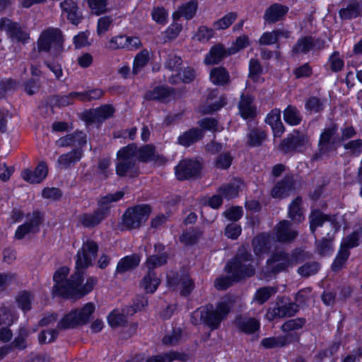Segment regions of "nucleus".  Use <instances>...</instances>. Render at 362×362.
<instances>
[{"mask_svg": "<svg viewBox=\"0 0 362 362\" xmlns=\"http://www.w3.org/2000/svg\"><path fill=\"white\" fill-rule=\"evenodd\" d=\"M116 112L115 107L112 104H104L95 108L84 110L81 119L86 124H102L105 120L112 117Z\"/></svg>", "mask_w": 362, "mask_h": 362, "instance_id": "9", "label": "nucleus"}, {"mask_svg": "<svg viewBox=\"0 0 362 362\" xmlns=\"http://www.w3.org/2000/svg\"><path fill=\"white\" fill-rule=\"evenodd\" d=\"M18 83L13 78H4L0 81V99L6 97L8 92L17 89Z\"/></svg>", "mask_w": 362, "mask_h": 362, "instance_id": "59", "label": "nucleus"}, {"mask_svg": "<svg viewBox=\"0 0 362 362\" xmlns=\"http://www.w3.org/2000/svg\"><path fill=\"white\" fill-rule=\"evenodd\" d=\"M209 79L214 85L218 86H223L230 82V74L223 66L212 68L209 74Z\"/></svg>", "mask_w": 362, "mask_h": 362, "instance_id": "34", "label": "nucleus"}, {"mask_svg": "<svg viewBox=\"0 0 362 362\" xmlns=\"http://www.w3.org/2000/svg\"><path fill=\"white\" fill-rule=\"evenodd\" d=\"M226 56V49L221 45H213L206 55L204 63L207 65L218 64Z\"/></svg>", "mask_w": 362, "mask_h": 362, "instance_id": "37", "label": "nucleus"}, {"mask_svg": "<svg viewBox=\"0 0 362 362\" xmlns=\"http://www.w3.org/2000/svg\"><path fill=\"white\" fill-rule=\"evenodd\" d=\"M325 107L324 101L317 96H310L305 102V109L310 113H320Z\"/></svg>", "mask_w": 362, "mask_h": 362, "instance_id": "45", "label": "nucleus"}, {"mask_svg": "<svg viewBox=\"0 0 362 362\" xmlns=\"http://www.w3.org/2000/svg\"><path fill=\"white\" fill-rule=\"evenodd\" d=\"M199 130H202L204 137L206 132H216L218 131V121L214 117H204L197 122Z\"/></svg>", "mask_w": 362, "mask_h": 362, "instance_id": "48", "label": "nucleus"}, {"mask_svg": "<svg viewBox=\"0 0 362 362\" xmlns=\"http://www.w3.org/2000/svg\"><path fill=\"white\" fill-rule=\"evenodd\" d=\"M94 310L95 305L93 303H86L81 310H72L58 322L57 329L42 331L40 333V343H51L54 341L58 336V329H72L86 324Z\"/></svg>", "mask_w": 362, "mask_h": 362, "instance_id": "1", "label": "nucleus"}, {"mask_svg": "<svg viewBox=\"0 0 362 362\" xmlns=\"http://www.w3.org/2000/svg\"><path fill=\"white\" fill-rule=\"evenodd\" d=\"M141 46V42L139 37L127 36L124 34L112 37L107 43V48L110 50H136Z\"/></svg>", "mask_w": 362, "mask_h": 362, "instance_id": "13", "label": "nucleus"}, {"mask_svg": "<svg viewBox=\"0 0 362 362\" xmlns=\"http://www.w3.org/2000/svg\"><path fill=\"white\" fill-rule=\"evenodd\" d=\"M270 244V236L267 233H260L254 238L252 245L254 252L258 255L267 252Z\"/></svg>", "mask_w": 362, "mask_h": 362, "instance_id": "42", "label": "nucleus"}, {"mask_svg": "<svg viewBox=\"0 0 362 362\" xmlns=\"http://www.w3.org/2000/svg\"><path fill=\"white\" fill-rule=\"evenodd\" d=\"M309 221L310 229L313 234L315 233L317 227L322 226L325 223L330 228L329 231L332 232V235H334L340 228V224L337 221L334 216L325 215L319 209L312 211L309 216Z\"/></svg>", "mask_w": 362, "mask_h": 362, "instance_id": "12", "label": "nucleus"}, {"mask_svg": "<svg viewBox=\"0 0 362 362\" xmlns=\"http://www.w3.org/2000/svg\"><path fill=\"white\" fill-rule=\"evenodd\" d=\"M231 310L229 303L219 302L216 306L208 303L201 306L191 314V322L197 325L204 324L211 330L217 329L223 320H224Z\"/></svg>", "mask_w": 362, "mask_h": 362, "instance_id": "2", "label": "nucleus"}, {"mask_svg": "<svg viewBox=\"0 0 362 362\" xmlns=\"http://www.w3.org/2000/svg\"><path fill=\"white\" fill-rule=\"evenodd\" d=\"M107 321L111 327L115 328L124 326L127 322V319L124 314L115 310L107 316Z\"/></svg>", "mask_w": 362, "mask_h": 362, "instance_id": "63", "label": "nucleus"}, {"mask_svg": "<svg viewBox=\"0 0 362 362\" xmlns=\"http://www.w3.org/2000/svg\"><path fill=\"white\" fill-rule=\"evenodd\" d=\"M137 145L135 143H131L122 147L117 152L116 158H136Z\"/></svg>", "mask_w": 362, "mask_h": 362, "instance_id": "60", "label": "nucleus"}, {"mask_svg": "<svg viewBox=\"0 0 362 362\" xmlns=\"http://www.w3.org/2000/svg\"><path fill=\"white\" fill-rule=\"evenodd\" d=\"M149 61V54L147 50L144 49L139 52L134 57L133 62V72H137L144 68Z\"/></svg>", "mask_w": 362, "mask_h": 362, "instance_id": "58", "label": "nucleus"}, {"mask_svg": "<svg viewBox=\"0 0 362 362\" xmlns=\"http://www.w3.org/2000/svg\"><path fill=\"white\" fill-rule=\"evenodd\" d=\"M263 74V67L260 62L255 58H251L249 61L248 77L254 82L259 81L260 76Z\"/></svg>", "mask_w": 362, "mask_h": 362, "instance_id": "47", "label": "nucleus"}, {"mask_svg": "<svg viewBox=\"0 0 362 362\" xmlns=\"http://www.w3.org/2000/svg\"><path fill=\"white\" fill-rule=\"evenodd\" d=\"M64 37L58 28L48 27L40 34L37 48L40 53L50 52L54 57H60L64 50Z\"/></svg>", "mask_w": 362, "mask_h": 362, "instance_id": "4", "label": "nucleus"}, {"mask_svg": "<svg viewBox=\"0 0 362 362\" xmlns=\"http://www.w3.org/2000/svg\"><path fill=\"white\" fill-rule=\"evenodd\" d=\"M62 12L66 15L67 20L77 25L81 20V14L77 4L73 0H64L60 3Z\"/></svg>", "mask_w": 362, "mask_h": 362, "instance_id": "28", "label": "nucleus"}, {"mask_svg": "<svg viewBox=\"0 0 362 362\" xmlns=\"http://www.w3.org/2000/svg\"><path fill=\"white\" fill-rule=\"evenodd\" d=\"M151 213L148 204H137L126 209L122 216V226L127 230L139 228L148 220Z\"/></svg>", "mask_w": 362, "mask_h": 362, "instance_id": "5", "label": "nucleus"}, {"mask_svg": "<svg viewBox=\"0 0 362 362\" xmlns=\"http://www.w3.org/2000/svg\"><path fill=\"white\" fill-rule=\"evenodd\" d=\"M52 57V59H45L43 62V64L54 74L57 80H60L63 76V71L62 64L59 62V57H54V56Z\"/></svg>", "mask_w": 362, "mask_h": 362, "instance_id": "54", "label": "nucleus"}, {"mask_svg": "<svg viewBox=\"0 0 362 362\" xmlns=\"http://www.w3.org/2000/svg\"><path fill=\"white\" fill-rule=\"evenodd\" d=\"M299 337L297 333H289L283 336L264 338L261 341V345L266 349L284 347L298 341Z\"/></svg>", "mask_w": 362, "mask_h": 362, "instance_id": "26", "label": "nucleus"}, {"mask_svg": "<svg viewBox=\"0 0 362 362\" xmlns=\"http://www.w3.org/2000/svg\"><path fill=\"white\" fill-rule=\"evenodd\" d=\"M293 189L292 180L289 177H284L275 185L272 190V197L274 198L286 197Z\"/></svg>", "mask_w": 362, "mask_h": 362, "instance_id": "36", "label": "nucleus"}, {"mask_svg": "<svg viewBox=\"0 0 362 362\" xmlns=\"http://www.w3.org/2000/svg\"><path fill=\"white\" fill-rule=\"evenodd\" d=\"M175 89L166 85H158L152 90L145 93L144 99L147 101L165 102L169 98L175 95Z\"/></svg>", "mask_w": 362, "mask_h": 362, "instance_id": "25", "label": "nucleus"}, {"mask_svg": "<svg viewBox=\"0 0 362 362\" xmlns=\"http://www.w3.org/2000/svg\"><path fill=\"white\" fill-rule=\"evenodd\" d=\"M105 91L100 88H88L84 91L74 93L78 95V100L82 103L91 102L102 98Z\"/></svg>", "mask_w": 362, "mask_h": 362, "instance_id": "43", "label": "nucleus"}, {"mask_svg": "<svg viewBox=\"0 0 362 362\" xmlns=\"http://www.w3.org/2000/svg\"><path fill=\"white\" fill-rule=\"evenodd\" d=\"M27 221L19 226L16 230L15 238L18 240H22L29 233H36L40 230V226L43 222V216L40 211H34L31 214H28Z\"/></svg>", "mask_w": 362, "mask_h": 362, "instance_id": "14", "label": "nucleus"}, {"mask_svg": "<svg viewBox=\"0 0 362 362\" xmlns=\"http://www.w3.org/2000/svg\"><path fill=\"white\" fill-rule=\"evenodd\" d=\"M302 202V198L297 197L288 206V216L294 223H300L305 219Z\"/></svg>", "mask_w": 362, "mask_h": 362, "instance_id": "35", "label": "nucleus"}, {"mask_svg": "<svg viewBox=\"0 0 362 362\" xmlns=\"http://www.w3.org/2000/svg\"><path fill=\"white\" fill-rule=\"evenodd\" d=\"M48 175V166L45 161H41L35 170L24 169L21 172V177L30 184L41 183Z\"/></svg>", "mask_w": 362, "mask_h": 362, "instance_id": "23", "label": "nucleus"}, {"mask_svg": "<svg viewBox=\"0 0 362 362\" xmlns=\"http://www.w3.org/2000/svg\"><path fill=\"white\" fill-rule=\"evenodd\" d=\"M225 270L232 276L233 280L236 282L253 276L255 272V269L251 264L230 261L226 264Z\"/></svg>", "mask_w": 362, "mask_h": 362, "instance_id": "19", "label": "nucleus"}, {"mask_svg": "<svg viewBox=\"0 0 362 362\" xmlns=\"http://www.w3.org/2000/svg\"><path fill=\"white\" fill-rule=\"evenodd\" d=\"M276 240L281 243L293 242L298 235V231L294 229L290 221L283 220L275 227Z\"/></svg>", "mask_w": 362, "mask_h": 362, "instance_id": "24", "label": "nucleus"}, {"mask_svg": "<svg viewBox=\"0 0 362 362\" xmlns=\"http://www.w3.org/2000/svg\"><path fill=\"white\" fill-rule=\"evenodd\" d=\"M109 213L107 208H99L93 212L81 214L78 216V223L84 228H93L98 226Z\"/></svg>", "mask_w": 362, "mask_h": 362, "instance_id": "21", "label": "nucleus"}, {"mask_svg": "<svg viewBox=\"0 0 362 362\" xmlns=\"http://www.w3.org/2000/svg\"><path fill=\"white\" fill-rule=\"evenodd\" d=\"M82 281L76 288L74 294V298H81L93 289L94 286L97 283V279L93 276L88 277L86 282L83 286H81Z\"/></svg>", "mask_w": 362, "mask_h": 362, "instance_id": "55", "label": "nucleus"}, {"mask_svg": "<svg viewBox=\"0 0 362 362\" xmlns=\"http://www.w3.org/2000/svg\"><path fill=\"white\" fill-rule=\"evenodd\" d=\"M238 329L247 334H253L259 329V322L254 317L238 315L235 320Z\"/></svg>", "mask_w": 362, "mask_h": 362, "instance_id": "31", "label": "nucleus"}, {"mask_svg": "<svg viewBox=\"0 0 362 362\" xmlns=\"http://www.w3.org/2000/svg\"><path fill=\"white\" fill-rule=\"evenodd\" d=\"M362 239V230L354 231L351 234L345 238L340 247H346L348 250L358 245L359 240Z\"/></svg>", "mask_w": 362, "mask_h": 362, "instance_id": "56", "label": "nucleus"}, {"mask_svg": "<svg viewBox=\"0 0 362 362\" xmlns=\"http://www.w3.org/2000/svg\"><path fill=\"white\" fill-rule=\"evenodd\" d=\"M151 17L156 23L164 25L168 23V13L164 7L157 6L153 8Z\"/></svg>", "mask_w": 362, "mask_h": 362, "instance_id": "64", "label": "nucleus"}, {"mask_svg": "<svg viewBox=\"0 0 362 362\" xmlns=\"http://www.w3.org/2000/svg\"><path fill=\"white\" fill-rule=\"evenodd\" d=\"M136 158H165L162 156L156 155V147L153 144H145L137 146Z\"/></svg>", "mask_w": 362, "mask_h": 362, "instance_id": "49", "label": "nucleus"}, {"mask_svg": "<svg viewBox=\"0 0 362 362\" xmlns=\"http://www.w3.org/2000/svg\"><path fill=\"white\" fill-rule=\"evenodd\" d=\"M284 122L290 126L299 125L303 119L300 110L292 105H288L283 111Z\"/></svg>", "mask_w": 362, "mask_h": 362, "instance_id": "39", "label": "nucleus"}, {"mask_svg": "<svg viewBox=\"0 0 362 362\" xmlns=\"http://www.w3.org/2000/svg\"><path fill=\"white\" fill-rule=\"evenodd\" d=\"M344 148L353 156L358 157L362 153V139L351 140L343 145Z\"/></svg>", "mask_w": 362, "mask_h": 362, "instance_id": "62", "label": "nucleus"}, {"mask_svg": "<svg viewBox=\"0 0 362 362\" xmlns=\"http://www.w3.org/2000/svg\"><path fill=\"white\" fill-rule=\"evenodd\" d=\"M310 145L307 134L293 129L279 144V150L284 153H304Z\"/></svg>", "mask_w": 362, "mask_h": 362, "instance_id": "6", "label": "nucleus"}, {"mask_svg": "<svg viewBox=\"0 0 362 362\" xmlns=\"http://www.w3.org/2000/svg\"><path fill=\"white\" fill-rule=\"evenodd\" d=\"M238 14L235 12H228L222 18L213 23V28L215 30H226L237 19Z\"/></svg>", "mask_w": 362, "mask_h": 362, "instance_id": "46", "label": "nucleus"}, {"mask_svg": "<svg viewBox=\"0 0 362 362\" xmlns=\"http://www.w3.org/2000/svg\"><path fill=\"white\" fill-rule=\"evenodd\" d=\"M227 105V98L225 95H221L218 100L204 106L202 113L204 115H212L219 111L222 107Z\"/></svg>", "mask_w": 362, "mask_h": 362, "instance_id": "57", "label": "nucleus"}, {"mask_svg": "<svg viewBox=\"0 0 362 362\" xmlns=\"http://www.w3.org/2000/svg\"><path fill=\"white\" fill-rule=\"evenodd\" d=\"M325 40L312 35L300 37L293 45L291 53L292 56L298 54H307L310 51L317 49H322L325 47Z\"/></svg>", "mask_w": 362, "mask_h": 362, "instance_id": "11", "label": "nucleus"}, {"mask_svg": "<svg viewBox=\"0 0 362 362\" xmlns=\"http://www.w3.org/2000/svg\"><path fill=\"white\" fill-rule=\"evenodd\" d=\"M267 139L264 131L258 128L252 129L247 134V144L250 147L260 146Z\"/></svg>", "mask_w": 362, "mask_h": 362, "instance_id": "44", "label": "nucleus"}, {"mask_svg": "<svg viewBox=\"0 0 362 362\" xmlns=\"http://www.w3.org/2000/svg\"><path fill=\"white\" fill-rule=\"evenodd\" d=\"M167 279L170 286H180V293L183 296H189L194 288V281L185 271L172 273L168 275Z\"/></svg>", "mask_w": 362, "mask_h": 362, "instance_id": "15", "label": "nucleus"}, {"mask_svg": "<svg viewBox=\"0 0 362 362\" xmlns=\"http://www.w3.org/2000/svg\"><path fill=\"white\" fill-rule=\"evenodd\" d=\"M198 7V0H189L178 7L177 11L173 15V18L183 17L187 21L192 20L196 16Z\"/></svg>", "mask_w": 362, "mask_h": 362, "instance_id": "33", "label": "nucleus"}, {"mask_svg": "<svg viewBox=\"0 0 362 362\" xmlns=\"http://www.w3.org/2000/svg\"><path fill=\"white\" fill-rule=\"evenodd\" d=\"M202 169L198 160H180L175 168V173L177 180H189L199 175Z\"/></svg>", "mask_w": 362, "mask_h": 362, "instance_id": "16", "label": "nucleus"}, {"mask_svg": "<svg viewBox=\"0 0 362 362\" xmlns=\"http://www.w3.org/2000/svg\"><path fill=\"white\" fill-rule=\"evenodd\" d=\"M159 284L160 279L156 272L148 270V273L142 279L140 287L146 293H153L156 291Z\"/></svg>", "mask_w": 362, "mask_h": 362, "instance_id": "40", "label": "nucleus"}, {"mask_svg": "<svg viewBox=\"0 0 362 362\" xmlns=\"http://www.w3.org/2000/svg\"><path fill=\"white\" fill-rule=\"evenodd\" d=\"M98 252V243L90 238L83 239L81 247L76 257V268L84 274L85 270L92 265Z\"/></svg>", "mask_w": 362, "mask_h": 362, "instance_id": "8", "label": "nucleus"}, {"mask_svg": "<svg viewBox=\"0 0 362 362\" xmlns=\"http://www.w3.org/2000/svg\"><path fill=\"white\" fill-rule=\"evenodd\" d=\"M116 172L119 176H135L138 173L135 160H121L116 166Z\"/></svg>", "mask_w": 362, "mask_h": 362, "instance_id": "41", "label": "nucleus"}, {"mask_svg": "<svg viewBox=\"0 0 362 362\" xmlns=\"http://www.w3.org/2000/svg\"><path fill=\"white\" fill-rule=\"evenodd\" d=\"M69 273V269L62 267L55 272L53 276L54 286L52 288V295L60 296L66 298H73L77 286L83 280V274L81 270L76 268L75 272L69 279H66Z\"/></svg>", "mask_w": 362, "mask_h": 362, "instance_id": "3", "label": "nucleus"}, {"mask_svg": "<svg viewBox=\"0 0 362 362\" xmlns=\"http://www.w3.org/2000/svg\"><path fill=\"white\" fill-rule=\"evenodd\" d=\"M337 131L338 126L336 123L331 124L329 127L322 130L318 140V150L320 154L325 155L340 146L338 137L333 139V136L337 134Z\"/></svg>", "mask_w": 362, "mask_h": 362, "instance_id": "10", "label": "nucleus"}, {"mask_svg": "<svg viewBox=\"0 0 362 362\" xmlns=\"http://www.w3.org/2000/svg\"><path fill=\"white\" fill-rule=\"evenodd\" d=\"M305 319L303 317H297L286 321L281 327L283 332L289 334L292 331L301 329L305 324Z\"/></svg>", "mask_w": 362, "mask_h": 362, "instance_id": "52", "label": "nucleus"}, {"mask_svg": "<svg viewBox=\"0 0 362 362\" xmlns=\"http://www.w3.org/2000/svg\"><path fill=\"white\" fill-rule=\"evenodd\" d=\"M0 28L4 30L13 41L26 43L30 39L29 33L23 30L18 22L12 21L10 19L1 18Z\"/></svg>", "mask_w": 362, "mask_h": 362, "instance_id": "17", "label": "nucleus"}, {"mask_svg": "<svg viewBox=\"0 0 362 362\" xmlns=\"http://www.w3.org/2000/svg\"><path fill=\"white\" fill-rule=\"evenodd\" d=\"M86 144L87 136L82 131L76 130L71 134L62 136L57 141L59 146H73L74 148L69 153L62 154L59 158H81L83 155V148Z\"/></svg>", "mask_w": 362, "mask_h": 362, "instance_id": "7", "label": "nucleus"}, {"mask_svg": "<svg viewBox=\"0 0 362 362\" xmlns=\"http://www.w3.org/2000/svg\"><path fill=\"white\" fill-rule=\"evenodd\" d=\"M281 111L279 108L272 109L266 116L264 122L270 126L273 136L276 138L281 137L286 129L281 119Z\"/></svg>", "mask_w": 362, "mask_h": 362, "instance_id": "27", "label": "nucleus"}, {"mask_svg": "<svg viewBox=\"0 0 362 362\" xmlns=\"http://www.w3.org/2000/svg\"><path fill=\"white\" fill-rule=\"evenodd\" d=\"M299 311V306L296 303L276 302L266 314L267 318L272 321L276 317L284 318L294 316Z\"/></svg>", "mask_w": 362, "mask_h": 362, "instance_id": "18", "label": "nucleus"}, {"mask_svg": "<svg viewBox=\"0 0 362 362\" xmlns=\"http://www.w3.org/2000/svg\"><path fill=\"white\" fill-rule=\"evenodd\" d=\"M288 11V6L279 3H273L264 11L263 15L264 23L272 25L281 21L285 18Z\"/></svg>", "mask_w": 362, "mask_h": 362, "instance_id": "22", "label": "nucleus"}, {"mask_svg": "<svg viewBox=\"0 0 362 362\" xmlns=\"http://www.w3.org/2000/svg\"><path fill=\"white\" fill-rule=\"evenodd\" d=\"M269 272L273 274L287 271L291 267L288 253L284 251H277L267 261Z\"/></svg>", "mask_w": 362, "mask_h": 362, "instance_id": "20", "label": "nucleus"}, {"mask_svg": "<svg viewBox=\"0 0 362 362\" xmlns=\"http://www.w3.org/2000/svg\"><path fill=\"white\" fill-rule=\"evenodd\" d=\"M140 261V256L137 254L126 256L118 262L116 272L122 274L129 270H132L139 264Z\"/></svg>", "mask_w": 362, "mask_h": 362, "instance_id": "38", "label": "nucleus"}, {"mask_svg": "<svg viewBox=\"0 0 362 362\" xmlns=\"http://www.w3.org/2000/svg\"><path fill=\"white\" fill-rule=\"evenodd\" d=\"M327 238H322L317 245V251L322 256L330 254L332 251V232L329 231L327 233Z\"/></svg>", "mask_w": 362, "mask_h": 362, "instance_id": "53", "label": "nucleus"}, {"mask_svg": "<svg viewBox=\"0 0 362 362\" xmlns=\"http://www.w3.org/2000/svg\"><path fill=\"white\" fill-rule=\"evenodd\" d=\"M350 252L347 248L340 247L337 257L332 264V270L335 272L341 270L346 264Z\"/></svg>", "mask_w": 362, "mask_h": 362, "instance_id": "50", "label": "nucleus"}, {"mask_svg": "<svg viewBox=\"0 0 362 362\" xmlns=\"http://www.w3.org/2000/svg\"><path fill=\"white\" fill-rule=\"evenodd\" d=\"M320 267V264L317 262H310L300 266L298 269L297 272L300 276L308 278L312 275L316 274L318 272Z\"/></svg>", "mask_w": 362, "mask_h": 362, "instance_id": "51", "label": "nucleus"}, {"mask_svg": "<svg viewBox=\"0 0 362 362\" xmlns=\"http://www.w3.org/2000/svg\"><path fill=\"white\" fill-rule=\"evenodd\" d=\"M310 257V255L308 252L300 248L293 250L291 254L288 253V258L291 267L300 264Z\"/></svg>", "mask_w": 362, "mask_h": 362, "instance_id": "61", "label": "nucleus"}, {"mask_svg": "<svg viewBox=\"0 0 362 362\" xmlns=\"http://www.w3.org/2000/svg\"><path fill=\"white\" fill-rule=\"evenodd\" d=\"M242 184L240 180L235 178L221 185L217 192L226 199H234L238 196Z\"/></svg>", "mask_w": 362, "mask_h": 362, "instance_id": "32", "label": "nucleus"}, {"mask_svg": "<svg viewBox=\"0 0 362 362\" xmlns=\"http://www.w3.org/2000/svg\"><path fill=\"white\" fill-rule=\"evenodd\" d=\"M341 21H349L362 16V0L358 2L354 0L346 8H340L338 11Z\"/></svg>", "mask_w": 362, "mask_h": 362, "instance_id": "30", "label": "nucleus"}, {"mask_svg": "<svg viewBox=\"0 0 362 362\" xmlns=\"http://www.w3.org/2000/svg\"><path fill=\"white\" fill-rule=\"evenodd\" d=\"M204 138V134L199 127H192L177 137V143L184 147H189Z\"/></svg>", "mask_w": 362, "mask_h": 362, "instance_id": "29", "label": "nucleus"}]
</instances>
